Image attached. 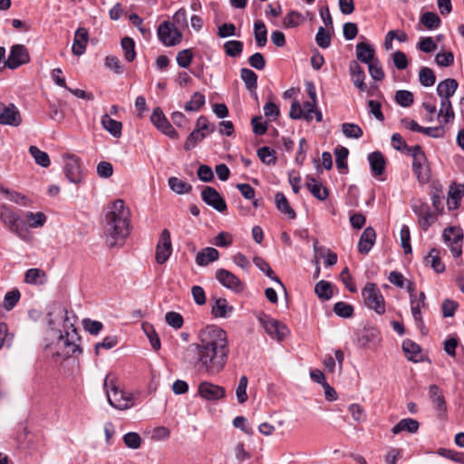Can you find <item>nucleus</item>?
I'll use <instances>...</instances> for the list:
<instances>
[{"mask_svg": "<svg viewBox=\"0 0 464 464\" xmlns=\"http://www.w3.org/2000/svg\"><path fill=\"white\" fill-rule=\"evenodd\" d=\"M442 239L454 257H459L462 255L464 234L459 227H446L442 232Z\"/></svg>", "mask_w": 464, "mask_h": 464, "instance_id": "6", "label": "nucleus"}, {"mask_svg": "<svg viewBox=\"0 0 464 464\" xmlns=\"http://www.w3.org/2000/svg\"><path fill=\"white\" fill-rule=\"evenodd\" d=\"M368 65V71L371 77L375 81H382L384 78V72L379 59H375L371 62Z\"/></svg>", "mask_w": 464, "mask_h": 464, "instance_id": "58", "label": "nucleus"}, {"mask_svg": "<svg viewBox=\"0 0 464 464\" xmlns=\"http://www.w3.org/2000/svg\"><path fill=\"white\" fill-rule=\"evenodd\" d=\"M241 78L244 81L246 87L249 91L256 90L257 87V75L250 69H241Z\"/></svg>", "mask_w": 464, "mask_h": 464, "instance_id": "47", "label": "nucleus"}, {"mask_svg": "<svg viewBox=\"0 0 464 464\" xmlns=\"http://www.w3.org/2000/svg\"><path fill=\"white\" fill-rule=\"evenodd\" d=\"M254 35L258 47H264L266 44L267 30L263 21L257 20L254 23Z\"/></svg>", "mask_w": 464, "mask_h": 464, "instance_id": "35", "label": "nucleus"}, {"mask_svg": "<svg viewBox=\"0 0 464 464\" xmlns=\"http://www.w3.org/2000/svg\"><path fill=\"white\" fill-rule=\"evenodd\" d=\"M425 261L430 264V266L436 273L440 274L445 271V266L440 259V251L437 248L430 249L425 257Z\"/></svg>", "mask_w": 464, "mask_h": 464, "instance_id": "36", "label": "nucleus"}, {"mask_svg": "<svg viewBox=\"0 0 464 464\" xmlns=\"http://www.w3.org/2000/svg\"><path fill=\"white\" fill-rule=\"evenodd\" d=\"M371 169L374 176L382 175L385 170V158L380 151H374L368 155Z\"/></svg>", "mask_w": 464, "mask_h": 464, "instance_id": "25", "label": "nucleus"}, {"mask_svg": "<svg viewBox=\"0 0 464 464\" xmlns=\"http://www.w3.org/2000/svg\"><path fill=\"white\" fill-rule=\"evenodd\" d=\"M430 397L439 411H445L446 402L440 389L433 384L429 388Z\"/></svg>", "mask_w": 464, "mask_h": 464, "instance_id": "42", "label": "nucleus"}, {"mask_svg": "<svg viewBox=\"0 0 464 464\" xmlns=\"http://www.w3.org/2000/svg\"><path fill=\"white\" fill-rule=\"evenodd\" d=\"M314 292L320 299L329 300L333 296V287L330 282L321 280L316 283Z\"/></svg>", "mask_w": 464, "mask_h": 464, "instance_id": "40", "label": "nucleus"}, {"mask_svg": "<svg viewBox=\"0 0 464 464\" xmlns=\"http://www.w3.org/2000/svg\"><path fill=\"white\" fill-rule=\"evenodd\" d=\"M88 39L89 33L85 28L80 27L76 30L72 47V52L74 55L80 56L84 53Z\"/></svg>", "mask_w": 464, "mask_h": 464, "instance_id": "21", "label": "nucleus"}, {"mask_svg": "<svg viewBox=\"0 0 464 464\" xmlns=\"http://www.w3.org/2000/svg\"><path fill=\"white\" fill-rule=\"evenodd\" d=\"M202 200L218 212H225L227 210V203L220 196L218 190L212 187H205L201 191Z\"/></svg>", "mask_w": 464, "mask_h": 464, "instance_id": "16", "label": "nucleus"}, {"mask_svg": "<svg viewBox=\"0 0 464 464\" xmlns=\"http://www.w3.org/2000/svg\"><path fill=\"white\" fill-rule=\"evenodd\" d=\"M458 86V82L455 79L448 78L439 82L437 93L441 101H450V99L456 92Z\"/></svg>", "mask_w": 464, "mask_h": 464, "instance_id": "22", "label": "nucleus"}, {"mask_svg": "<svg viewBox=\"0 0 464 464\" xmlns=\"http://www.w3.org/2000/svg\"><path fill=\"white\" fill-rule=\"evenodd\" d=\"M20 296L21 295L18 289H13L7 292L4 298V308L7 311L12 310L18 303Z\"/></svg>", "mask_w": 464, "mask_h": 464, "instance_id": "56", "label": "nucleus"}, {"mask_svg": "<svg viewBox=\"0 0 464 464\" xmlns=\"http://www.w3.org/2000/svg\"><path fill=\"white\" fill-rule=\"evenodd\" d=\"M254 264L258 267L265 275L274 282L277 283L284 290H285L284 284L278 276L275 275V272L270 267L269 264L260 256H255L253 259Z\"/></svg>", "mask_w": 464, "mask_h": 464, "instance_id": "29", "label": "nucleus"}, {"mask_svg": "<svg viewBox=\"0 0 464 464\" xmlns=\"http://www.w3.org/2000/svg\"><path fill=\"white\" fill-rule=\"evenodd\" d=\"M124 444L132 450H137L140 447L141 438L137 432H128L123 436Z\"/></svg>", "mask_w": 464, "mask_h": 464, "instance_id": "64", "label": "nucleus"}, {"mask_svg": "<svg viewBox=\"0 0 464 464\" xmlns=\"http://www.w3.org/2000/svg\"><path fill=\"white\" fill-rule=\"evenodd\" d=\"M121 48L124 52V56L127 62H132L136 57L135 43L130 37H123L121 39Z\"/></svg>", "mask_w": 464, "mask_h": 464, "instance_id": "46", "label": "nucleus"}, {"mask_svg": "<svg viewBox=\"0 0 464 464\" xmlns=\"http://www.w3.org/2000/svg\"><path fill=\"white\" fill-rule=\"evenodd\" d=\"M29 153L34 158L36 164L43 168L50 166L51 161L48 154L41 150L38 147L32 145L29 147Z\"/></svg>", "mask_w": 464, "mask_h": 464, "instance_id": "38", "label": "nucleus"}, {"mask_svg": "<svg viewBox=\"0 0 464 464\" xmlns=\"http://www.w3.org/2000/svg\"><path fill=\"white\" fill-rule=\"evenodd\" d=\"M394 99L399 105L404 108L411 106L414 102L413 93L406 90L397 91Z\"/></svg>", "mask_w": 464, "mask_h": 464, "instance_id": "49", "label": "nucleus"}, {"mask_svg": "<svg viewBox=\"0 0 464 464\" xmlns=\"http://www.w3.org/2000/svg\"><path fill=\"white\" fill-rule=\"evenodd\" d=\"M103 385L106 390L108 402L113 408L122 411L134 405L132 394L126 393L120 389L113 375L108 374L104 379Z\"/></svg>", "mask_w": 464, "mask_h": 464, "instance_id": "4", "label": "nucleus"}, {"mask_svg": "<svg viewBox=\"0 0 464 464\" xmlns=\"http://www.w3.org/2000/svg\"><path fill=\"white\" fill-rule=\"evenodd\" d=\"M224 50L226 54L230 57L239 56L243 51V43L237 40L227 41L224 44Z\"/></svg>", "mask_w": 464, "mask_h": 464, "instance_id": "52", "label": "nucleus"}, {"mask_svg": "<svg viewBox=\"0 0 464 464\" xmlns=\"http://www.w3.org/2000/svg\"><path fill=\"white\" fill-rule=\"evenodd\" d=\"M402 350L410 361L417 362V355L420 353V347L410 339H406L402 343Z\"/></svg>", "mask_w": 464, "mask_h": 464, "instance_id": "41", "label": "nucleus"}, {"mask_svg": "<svg viewBox=\"0 0 464 464\" xmlns=\"http://www.w3.org/2000/svg\"><path fill=\"white\" fill-rule=\"evenodd\" d=\"M71 327L72 331H67L65 334H63L60 330H52V334L56 336V351L53 353V358L65 360L77 352L81 353L80 336L72 324Z\"/></svg>", "mask_w": 464, "mask_h": 464, "instance_id": "3", "label": "nucleus"}, {"mask_svg": "<svg viewBox=\"0 0 464 464\" xmlns=\"http://www.w3.org/2000/svg\"><path fill=\"white\" fill-rule=\"evenodd\" d=\"M419 426V422L416 420L406 418L401 420L396 425H394L392 431L393 434H398L401 431L415 433L418 430Z\"/></svg>", "mask_w": 464, "mask_h": 464, "instance_id": "32", "label": "nucleus"}, {"mask_svg": "<svg viewBox=\"0 0 464 464\" xmlns=\"http://www.w3.org/2000/svg\"><path fill=\"white\" fill-rule=\"evenodd\" d=\"M376 240V232L372 227H366L362 233L359 243L358 251L366 255L370 252Z\"/></svg>", "mask_w": 464, "mask_h": 464, "instance_id": "20", "label": "nucleus"}, {"mask_svg": "<svg viewBox=\"0 0 464 464\" xmlns=\"http://www.w3.org/2000/svg\"><path fill=\"white\" fill-rule=\"evenodd\" d=\"M375 51L372 46L365 42H361L356 44V58L363 63H370L374 61Z\"/></svg>", "mask_w": 464, "mask_h": 464, "instance_id": "24", "label": "nucleus"}, {"mask_svg": "<svg viewBox=\"0 0 464 464\" xmlns=\"http://www.w3.org/2000/svg\"><path fill=\"white\" fill-rule=\"evenodd\" d=\"M150 121L152 124L164 135L173 140L179 139L178 132L169 123V120L166 118L160 108L157 107L153 110L150 116Z\"/></svg>", "mask_w": 464, "mask_h": 464, "instance_id": "11", "label": "nucleus"}, {"mask_svg": "<svg viewBox=\"0 0 464 464\" xmlns=\"http://www.w3.org/2000/svg\"><path fill=\"white\" fill-rule=\"evenodd\" d=\"M198 395L206 401H218L226 397L224 387L209 382H202L198 387Z\"/></svg>", "mask_w": 464, "mask_h": 464, "instance_id": "17", "label": "nucleus"}, {"mask_svg": "<svg viewBox=\"0 0 464 464\" xmlns=\"http://www.w3.org/2000/svg\"><path fill=\"white\" fill-rule=\"evenodd\" d=\"M342 131L347 138L359 139L363 132L360 126L354 123H343Z\"/></svg>", "mask_w": 464, "mask_h": 464, "instance_id": "55", "label": "nucleus"}, {"mask_svg": "<svg viewBox=\"0 0 464 464\" xmlns=\"http://www.w3.org/2000/svg\"><path fill=\"white\" fill-rule=\"evenodd\" d=\"M193 59V53L190 49L179 51L177 54L176 61L179 67L188 68Z\"/></svg>", "mask_w": 464, "mask_h": 464, "instance_id": "63", "label": "nucleus"}, {"mask_svg": "<svg viewBox=\"0 0 464 464\" xmlns=\"http://www.w3.org/2000/svg\"><path fill=\"white\" fill-rule=\"evenodd\" d=\"M455 113L450 101H440V107L438 119L440 122L447 124L453 121Z\"/></svg>", "mask_w": 464, "mask_h": 464, "instance_id": "34", "label": "nucleus"}, {"mask_svg": "<svg viewBox=\"0 0 464 464\" xmlns=\"http://www.w3.org/2000/svg\"><path fill=\"white\" fill-rule=\"evenodd\" d=\"M334 154L336 157V168L340 170L347 169L346 159L349 154L348 150L344 147H339L334 150Z\"/></svg>", "mask_w": 464, "mask_h": 464, "instance_id": "60", "label": "nucleus"}, {"mask_svg": "<svg viewBox=\"0 0 464 464\" xmlns=\"http://www.w3.org/2000/svg\"><path fill=\"white\" fill-rule=\"evenodd\" d=\"M412 211L419 218V225L426 231L436 221L435 215L430 211V206L421 200H416L411 204Z\"/></svg>", "mask_w": 464, "mask_h": 464, "instance_id": "10", "label": "nucleus"}, {"mask_svg": "<svg viewBox=\"0 0 464 464\" xmlns=\"http://www.w3.org/2000/svg\"><path fill=\"white\" fill-rule=\"evenodd\" d=\"M46 281V273L41 269L30 268L24 274V282L26 284L42 285Z\"/></svg>", "mask_w": 464, "mask_h": 464, "instance_id": "30", "label": "nucleus"}, {"mask_svg": "<svg viewBox=\"0 0 464 464\" xmlns=\"http://www.w3.org/2000/svg\"><path fill=\"white\" fill-rule=\"evenodd\" d=\"M316 102H306L304 103V120L306 121H311L313 120V113L315 115V120L317 122H321L323 121L322 112L316 109Z\"/></svg>", "mask_w": 464, "mask_h": 464, "instance_id": "44", "label": "nucleus"}, {"mask_svg": "<svg viewBox=\"0 0 464 464\" xmlns=\"http://www.w3.org/2000/svg\"><path fill=\"white\" fill-rule=\"evenodd\" d=\"M30 56L27 49L23 44H14L12 46L5 65L9 69H16L19 66L29 63Z\"/></svg>", "mask_w": 464, "mask_h": 464, "instance_id": "15", "label": "nucleus"}, {"mask_svg": "<svg viewBox=\"0 0 464 464\" xmlns=\"http://www.w3.org/2000/svg\"><path fill=\"white\" fill-rule=\"evenodd\" d=\"M413 172L420 184H426L430 179V169L427 164L426 155L415 157L412 160Z\"/></svg>", "mask_w": 464, "mask_h": 464, "instance_id": "19", "label": "nucleus"}, {"mask_svg": "<svg viewBox=\"0 0 464 464\" xmlns=\"http://www.w3.org/2000/svg\"><path fill=\"white\" fill-rule=\"evenodd\" d=\"M216 279L226 288L235 293H241L245 289L244 283L232 272L219 268L216 271Z\"/></svg>", "mask_w": 464, "mask_h": 464, "instance_id": "12", "label": "nucleus"}, {"mask_svg": "<svg viewBox=\"0 0 464 464\" xmlns=\"http://www.w3.org/2000/svg\"><path fill=\"white\" fill-rule=\"evenodd\" d=\"M275 202L276 208L286 215L290 219H294L296 217L295 210L291 208L286 197L282 192H277L275 197Z\"/></svg>", "mask_w": 464, "mask_h": 464, "instance_id": "31", "label": "nucleus"}, {"mask_svg": "<svg viewBox=\"0 0 464 464\" xmlns=\"http://www.w3.org/2000/svg\"><path fill=\"white\" fill-rule=\"evenodd\" d=\"M248 385V379L246 375L240 377L237 387L236 389V396L238 403H245L247 399L246 388Z\"/></svg>", "mask_w": 464, "mask_h": 464, "instance_id": "51", "label": "nucleus"}, {"mask_svg": "<svg viewBox=\"0 0 464 464\" xmlns=\"http://www.w3.org/2000/svg\"><path fill=\"white\" fill-rule=\"evenodd\" d=\"M334 312L340 317L349 318L353 314V307L344 302H337L334 305Z\"/></svg>", "mask_w": 464, "mask_h": 464, "instance_id": "61", "label": "nucleus"}, {"mask_svg": "<svg viewBox=\"0 0 464 464\" xmlns=\"http://www.w3.org/2000/svg\"><path fill=\"white\" fill-rule=\"evenodd\" d=\"M169 186L170 189L177 194L189 193L192 186L177 177H170L169 179Z\"/></svg>", "mask_w": 464, "mask_h": 464, "instance_id": "39", "label": "nucleus"}, {"mask_svg": "<svg viewBox=\"0 0 464 464\" xmlns=\"http://www.w3.org/2000/svg\"><path fill=\"white\" fill-rule=\"evenodd\" d=\"M306 187L309 191L319 200H324L328 197V190L314 178H308Z\"/></svg>", "mask_w": 464, "mask_h": 464, "instance_id": "33", "label": "nucleus"}, {"mask_svg": "<svg viewBox=\"0 0 464 464\" xmlns=\"http://www.w3.org/2000/svg\"><path fill=\"white\" fill-rule=\"evenodd\" d=\"M364 304L378 314L385 313V300L374 283H367L362 290Z\"/></svg>", "mask_w": 464, "mask_h": 464, "instance_id": "5", "label": "nucleus"}, {"mask_svg": "<svg viewBox=\"0 0 464 464\" xmlns=\"http://www.w3.org/2000/svg\"><path fill=\"white\" fill-rule=\"evenodd\" d=\"M171 253L172 246L170 233L168 229H163L156 246V262L160 265L164 264L169 259Z\"/></svg>", "mask_w": 464, "mask_h": 464, "instance_id": "14", "label": "nucleus"}, {"mask_svg": "<svg viewBox=\"0 0 464 464\" xmlns=\"http://www.w3.org/2000/svg\"><path fill=\"white\" fill-rule=\"evenodd\" d=\"M130 212L122 199H116L106 208L104 237L110 248L121 246L130 234Z\"/></svg>", "mask_w": 464, "mask_h": 464, "instance_id": "2", "label": "nucleus"}, {"mask_svg": "<svg viewBox=\"0 0 464 464\" xmlns=\"http://www.w3.org/2000/svg\"><path fill=\"white\" fill-rule=\"evenodd\" d=\"M420 21L423 24V26L428 30L437 29L441 24L440 16L434 12L423 13L420 16Z\"/></svg>", "mask_w": 464, "mask_h": 464, "instance_id": "37", "label": "nucleus"}, {"mask_svg": "<svg viewBox=\"0 0 464 464\" xmlns=\"http://www.w3.org/2000/svg\"><path fill=\"white\" fill-rule=\"evenodd\" d=\"M219 257L218 251L214 247H206L199 251L196 256V263L199 266H208L209 263L218 260Z\"/></svg>", "mask_w": 464, "mask_h": 464, "instance_id": "26", "label": "nucleus"}, {"mask_svg": "<svg viewBox=\"0 0 464 464\" xmlns=\"http://www.w3.org/2000/svg\"><path fill=\"white\" fill-rule=\"evenodd\" d=\"M205 104V96L201 92H194L190 101L184 105L186 111H198Z\"/></svg>", "mask_w": 464, "mask_h": 464, "instance_id": "45", "label": "nucleus"}, {"mask_svg": "<svg viewBox=\"0 0 464 464\" xmlns=\"http://www.w3.org/2000/svg\"><path fill=\"white\" fill-rule=\"evenodd\" d=\"M234 311L233 306L229 305L226 298H216L211 308V314L214 317L227 318Z\"/></svg>", "mask_w": 464, "mask_h": 464, "instance_id": "23", "label": "nucleus"}, {"mask_svg": "<svg viewBox=\"0 0 464 464\" xmlns=\"http://www.w3.org/2000/svg\"><path fill=\"white\" fill-rule=\"evenodd\" d=\"M276 151L269 147H262L257 150V156L260 160L267 165H274L276 162Z\"/></svg>", "mask_w": 464, "mask_h": 464, "instance_id": "53", "label": "nucleus"}, {"mask_svg": "<svg viewBox=\"0 0 464 464\" xmlns=\"http://www.w3.org/2000/svg\"><path fill=\"white\" fill-rule=\"evenodd\" d=\"M197 353L195 367L202 373L217 375L225 368L229 346L227 333L216 325H208L199 332L198 342L192 344Z\"/></svg>", "mask_w": 464, "mask_h": 464, "instance_id": "1", "label": "nucleus"}, {"mask_svg": "<svg viewBox=\"0 0 464 464\" xmlns=\"http://www.w3.org/2000/svg\"><path fill=\"white\" fill-rule=\"evenodd\" d=\"M0 219L15 233L19 237L24 238L26 234L25 222L11 208L3 206L0 208Z\"/></svg>", "mask_w": 464, "mask_h": 464, "instance_id": "7", "label": "nucleus"}, {"mask_svg": "<svg viewBox=\"0 0 464 464\" xmlns=\"http://www.w3.org/2000/svg\"><path fill=\"white\" fill-rule=\"evenodd\" d=\"M142 330L147 335L153 350L159 351L160 349V340L153 325L149 323H143Z\"/></svg>", "mask_w": 464, "mask_h": 464, "instance_id": "43", "label": "nucleus"}, {"mask_svg": "<svg viewBox=\"0 0 464 464\" xmlns=\"http://www.w3.org/2000/svg\"><path fill=\"white\" fill-rule=\"evenodd\" d=\"M260 322L266 332L272 338H275L278 341L283 340L288 334L287 327L276 319L266 316L265 318H261Z\"/></svg>", "mask_w": 464, "mask_h": 464, "instance_id": "18", "label": "nucleus"}, {"mask_svg": "<svg viewBox=\"0 0 464 464\" xmlns=\"http://www.w3.org/2000/svg\"><path fill=\"white\" fill-rule=\"evenodd\" d=\"M166 323L174 329H180L183 326L184 320L182 315L177 312H168L165 314Z\"/></svg>", "mask_w": 464, "mask_h": 464, "instance_id": "62", "label": "nucleus"}, {"mask_svg": "<svg viewBox=\"0 0 464 464\" xmlns=\"http://www.w3.org/2000/svg\"><path fill=\"white\" fill-rule=\"evenodd\" d=\"M419 80L421 85L430 87L435 83L436 76L430 68L422 67L419 72Z\"/></svg>", "mask_w": 464, "mask_h": 464, "instance_id": "54", "label": "nucleus"}, {"mask_svg": "<svg viewBox=\"0 0 464 464\" xmlns=\"http://www.w3.org/2000/svg\"><path fill=\"white\" fill-rule=\"evenodd\" d=\"M25 218L29 226L34 228L43 227L46 221V216L43 212H27Z\"/></svg>", "mask_w": 464, "mask_h": 464, "instance_id": "59", "label": "nucleus"}, {"mask_svg": "<svg viewBox=\"0 0 464 464\" xmlns=\"http://www.w3.org/2000/svg\"><path fill=\"white\" fill-rule=\"evenodd\" d=\"M464 195V184L456 185L455 183L450 186L448 192V206L450 209H456L459 206V200Z\"/></svg>", "mask_w": 464, "mask_h": 464, "instance_id": "27", "label": "nucleus"}, {"mask_svg": "<svg viewBox=\"0 0 464 464\" xmlns=\"http://www.w3.org/2000/svg\"><path fill=\"white\" fill-rule=\"evenodd\" d=\"M207 136V133L200 132L198 130L194 129L193 131L188 136L185 143L184 150H191Z\"/></svg>", "mask_w": 464, "mask_h": 464, "instance_id": "48", "label": "nucleus"}, {"mask_svg": "<svg viewBox=\"0 0 464 464\" xmlns=\"http://www.w3.org/2000/svg\"><path fill=\"white\" fill-rule=\"evenodd\" d=\"M63 159V171L67 179L78 184L83 179V172L81 159L75 154H64Z\"/></svg>", "mask_w": 464, "mask_h": 464, "instance_id": "8", "label": "nucleus"}, {"mask_svg": "<svg viewBox=\"0 0 464 464\" xmlns=\"http://www.w3.org/2000/svg\"><path fill=\"white\" fill-rule=\"evenodd\" d=\"M22 123L19 110L14 103L5 105L0 102V124L17 127Z\"/></svg>", "mask_w": 464, "mask_h": 464, "instance_id": "13", "label": "nucleus"}, {"mask_svg": "<svg viewBox=\"0 0 464 464\" xmlns=\"http://www.w3.org/2000/svg\"><path fill=\"white\" fill-rule=\"evenodd\" d=\"M401 246L403 248L404 254H411L412 249L411 246V232L407 225H403L400 233Z\"/></svg>", "mask_w": 464, "mask_h": 464, "instance_id": "57", "label": "nucleus"}, {"mask_svg": "<svg viewBox=\"0 0 464 464\" xmlns=\"http://www.w3.org/2000/svg\"><path fill=\"white\" fill-rule=\"evenodd\" d=\"M158 37L166 46H174L180 43L182 35L174 25L165 21L158 28Z\"/></svg>", "mask_w": 464, "mask_h": 464, "instance_id": "9", "label": "nucleus"}, {"mask_svg": "<svg viewBox=\"0 0 464 464\" xmlns=\"http://www.w3.org/2000/svg\"><path fill=\"white\" fill-rule=\"evenodd\" d=\"M304 22V17L297 11H290L283 20V26L285 28H294Z\"/></svg>", "mask_w": 464, "mask_h": 464, "instance_id": "50", "label": "nucleus"}, {"mask_svg": "<svg viewBox=\"0 0 464 464\" xmlns=\"http://www.w3.org/2000/svg\"><path fill=\"white\" fill-rule=\"evenodd\" d=\"M101 123L102 127L114 138L121 136L122 123L111 119L108 114L102 117Z\"/></svg>", "mask_w": 464, "mask_h": 464, "instance_id": "28", "label": "nucleus"}]
</instances>
